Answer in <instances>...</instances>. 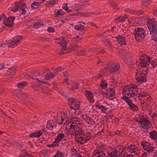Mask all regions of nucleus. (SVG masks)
<instances>
[{
	"label": "nucleus",
	"instance_id": "nucleus-1",
	"mask_svg": "<svg viewBox=\"0 0 157 157\" xmlns=\"http://www.w3.org/2000/svg\"><path fill=\"white\" fill-rule=\"evenodd\" d=\"M137 86L134 84H131L127 85L123 89L122 94L123 95H126L130 97H134L137 93Z\"/></svg>",
	"mask_w": 157,
	"mask_h": 157
},
{
	"label": "nucleus",
	"instance_id": "nucleus-2",
	"mask_svg": "<svg viewBox=\"0 0 157 157\" xmlns=\"http://www.w3.org/2000/svg\"><path fill=\"white\" fill-rule=\"evenodd\" d=\"M70 130L73 129L74 131V134L75 136L79 135L80 136L84 132L83 130H82V125L80 123H75L73 122L72 124L70 126Z\"/></svg>",
	"mask_w": 157,
	"mask_h": 157
},
{
	"label": "nucleus",
	"instance_id": "nucleus-3",
	"mask_svg": "<svg viewBox=\"0 0 157 157\" xmlns=\"http://www.w3.org/2000/svg\"><path fill=\"white\" fill-rule=\"evenodd\" d=\"M140 63L139 65L142 67H145L149 65L150 59L147 55L144 53L139 55Z\"/></svg>",
	"mask_w": 157,
	"mask_h": 157
},
{
	"label": "nucleus",
	"instance_id": "nucleus-4",
	"mask_svg": "<svg viewBox=\"0 0 157 157\" xmlns=\"http://www.w3.org/2000/svg\"><path fill=\"white\" fill-rule=\"evenodd\" d=\"M151 122L147 119L145 117L140 114L138 116V124L142 128H148L150 127Z\"/></svg>",
	"mask_w": 157,
	"mask_h": 157
},
{
	"label": "nucleus",
	"instance_id": "nucleus-5",
	"mask_svg": "<svg viewBox=\"0 0 157 157\" xmlns=\"http://www.w3.org/2000/svg\"><path fill=\"white\" fill-rule=\"evenodd\" d=\"M156 23L154 19L149 20L147 22V27L149 29L150 34H155L157 32Z\"/></svg>",
	"mask_w": 157,
	"mask_h": 157
},
{
	"label": "nucleus",
	"instance_id": "nucleus-6",
	"mask_svg": "<svg viewBox=\"0 0 157 157\" xmlns=\"http://www.w3.org/2000/svg\"><path fill=\"white\" fill-rule=\"evenodd\" d=\"M141 144L145 150L148 153L152 152L154 151V147L152 144L149 142L142 141Z\"/></svg>",
	"mask_w": 157,
	"mask_h": 157
},
{
	"label": "nucleus",
	"instance_id": "nucleus-7",
	"mask_svg": "<svg viewBox=\"0 0 157 157\" xmlns=\"http://www.w3.org/2000/svg\"><path fill=\"white\" fill-rule=\"evenodd\" d=\"M130 98L129 96L127 97L125 95H123L122 98L128 103L131 109L134 111H137V109L136 108H137V106L132 103V100L129 99Z\"/></svg>",
	"mask_w": 157,
	"mask_h": 157
},
{
	"label": "nucleus",
	"instance_id": "nucleus-8",
	"mask_svg": "<svg viewBox=\"0 0 157 157\" xmlns=\"http://www.w3.org/2000/svg\"><path fill=\"white\" fill-rule=\"evenodd\" d=\"M15 19V17L13 16H10L6 20H4L3 23L4 25L8 27L11 28L14 24L13 21Z\"/></svg>",
	"mask_w": 157,
	"mask_h": 157
},
{
	"label": "nucleus",
	"instance_id": "nucleus-9",
	"mask_svg": "<svg viewBox=\"0 0 157 157\" xmlns=\"http://www.w3.org/2000/svg\"><path fill=\"white\" fill-rule=\"evenodd\" d=\"M145 36V32L142 28H138V42H141Z\"/></svg>",
	"mask_w": 157,
	"mask_h": 157
},
{
	"label": "nucleus",
	"instance_id": "nucleus-10",
	"mask_svg": "<svg viewBox=\"0 0 157 157\" xmlns=\"http://www.w3.org/2000/svg\"><path fill=\"white\" fill-rule=\"evenodd\" d=\"M62 38L63 41H61V42H59V43L62 47V48L60 49V53H59L60 55L63 54L64 53V51L67 48L66 42L65 40L63 37H62Z\"/></svg>",
	"mask_w": 157,
	"mask_h": 157
},
{
	"label": "nucleus",
	"instance_id": "nucleus-11",
	"mask_svg": "<svg viewBox=\"0 0 157 157\" xmlns=\"http://www.w3.org/2000/svg\"><path fill=\"white\" fill-rule=\"evenodd\" d=\"M93 154H94V157H107L105 154L102 151H100L98 149H96L94 151Z\"/></svg>",
	"mask_w": 157,
	"mask_h": 157
},
{
	"label": "nucleus",
	"instance_id": "nucleus-12",
	"mask_svg": "<svg viewBox=\"0 0 157 157\" xmlns=\"http://www.w3.org/2000/svg\"><path fill=\"white\" fill-rule=\"evenodd\" d=\"M119 66L114 64L112 65L111 66H109V67H108L106 68L105 67V70L106 71H107V70H109L111 73H112L113 72L118 71L119 70Z\"/></svg>",
	"mask_w": 157,
	"mask_h": 157
},
{
	"label": "nucleus",
	"instance_id": "nucleus-13",
	"mask_svg": "<svg viewBox=\"0 0 157 157\" xmlns=\"http://www.w3.org/2000/svg\"><path fill=\"white\" fill-rule=\"evenodd\" d=\"M85 95L87 99L91 103L94 101V99L93 98V94L89 91L86 90L85 92Z\"/></svg>",
	"mask_w": 157,
	"mask_h": 157
},
{
	"label": "nucleus",
	"instance_id": "nucleus-14",
	"mask_svg": "<svg viewBox=\"0 0 157 157\" xmlns=\"http://www.w3.org/2000/svg\"><path fill=\"white\" fill-rule=\"evenodd\" d=\"M116 38L117 39V41H118L121 46H122L123 44H126V42L125 37L121 35H119L116 37Z\"/></svg>",
	"mask_w": 157,
	"mask_h": 157
},
{
	"label": "nucleus",
	"instance_id": "nucleus-15",
	"mask_svg": "<svg viewBox=\"0 0 157 157\" xmlns=\"http://www.w3.org/2000/svg\"><path fill=\"white\" fill-rule=\"evenodd\" d=\"M150 137L156 142H157V132L153 131L149 133Z\"/></svg>",
	"mask_w": 157,
	"mask_h": 157
},
{
	"label": "nucleus",
	"instance_id": "nucleus-16",
	"mask_svg": "<svg viewBox=\"0 0 157 157\" xmlns=\"http://www.w3.org/2000/svg\"><path fill=\"white\" fill-rule=\"evenodd\" d=\"M37 81V82L33 81L31 83V87L36 90H37L40 86V83H39V82Z\"/></svg>",
	"mask_w": 157,
	"mask_h": 157
},
{
	"label": "nucleus",
	"instance_id": "nucleus-17",
	"mask_svg": "<svg viewBox=\"0 0 157 157\" xmlns=\"http://www.w3.org/2000/svg\"><path fill=\"white\" fill-rule=\"evenodd\" d=\"M146 81V73H142L139 76V79L138 78V82H145Z\"/></svg>",
	"mask_w": 157,
	"mask_h": 157
},
{
	"label": "nucleus",
	"instance_id": "nucleus-18",
	"mask_svg": "<svg viewBox=\"0 0 157 157\" xmlns=\"http://www.w3.org/2000/svg\"><path fill=\"white\" fill-rule=\"evenodd\" d=\"M80 48V47L76 44H72L68 47V49L70 51L75 50Z\"/></svg>",
	"mask_w": 157,
	"mask_h": 157
},
{
	"label": "nucleus",
	"instance_id": "nucleus-19",
	"mask_svg": "<svg viewBox=\"0 0 157 157\" xmlns=\"http://www.w3.org/2000/svg\"><path fill=\"white\" fill-rule=\"evenodd\" d=\"M40 132L38 131L35 133H31L29 136V138H39L41 136Z\"/></svg>",
	"mask_w": 157,
	"mask_h": 157
},
{
	"label": "nucleus",
	"instance_id": "nucleus-20",
	"mask_svg": "<svg viewBox=\"0 0 157 157\" xmlns=\"http://www.w3.org/2000/svg\"><path fill=\"white\" fill-rule=\"evenodd\" d=\"M86 119H85V121L86 122L88 123L89 124L91 125V126H94L95 124V121L91 117L88 118Z\"/></svg>",
	"mask_w": 157,
	"mask_h": 157
},
{
	"label": "nucleus",
	"instance_id": "nucleus-21",
	"mask_svg": "<svg viewBox=\"0 0 157 157\" xmlns=\"http://www.w3.org/2000/svg\"><path fill=\"white\" fill-rule=\"evenodd\" d=\"M81 135L83 136L84 137V138L86 139V140H85V142H87L90 140L92 137L91 134L89 132L86 133V134L82 133V134Z\"/></svg>",
	"mask_w": 157,
	"mask_h": 157
},
{
	"label": "nucleus",
	"instance_id": "nucleus-22",
	"mask_svg": "<svg viewBox=\"0 0 157 157\" xmlns=\"http://www.w3.org/2000/svg\"><path fill=\"white\" fill-rule=\"evenodd\" d=\"M121 57L125 63L130 62L131 61V58L130 57H128L127 58L126 55H123Z\"/></svg>",
	"mask_w": 157,
	"mask_h": 157
},
{
	"label": "nucleus",
	"instance_id": "nucleus-23",
	"mask_svg": "<svg viewBox=\"0 0 157 157\" xmlns=\"http://www.w3.org/2000/svg\"><path fill=\"white\" fill-rule=\"evenodd\" d=\"M16 71V68L15 67H12L9 69L7 72L12 74V75H14L15 74V72Z\"/></svg>",
	"mask_w": 157,
	"mask_h": 157
},
{
	"label": "nucleus",
	"instance_id": "nucleus-24",
	"mask_svg": "<svg viewBox=\"0 0 157 157\" xmlns=\"http://www.w3.org/2000/svg\"><path fill=\"white\" fill-rule=\"evenodd\" d=\"M75 29L78 30H82L84 28V26L82 25L79 24L75 26Z\"/></svg>",
	"mask_w": 157,
	"mask_h": 157
},
{
	"label": "nucleus",
	"instance_id": "nucleus-25",
	"mask_svg": "<svg viewBox=\"0 0 157 157\" xmlns=\"http://www.w3.org/2000/svg\"><path fill=\"white\" fill-rule=\"evenodd\" d=\"M100 86L102 88L105 89L107 87L108 84L105 80L102 79L100 82Z\"/></svg>",
	"mask_w": 157,
	"mask_h": 157
},
{
	"label": "nucleus",
	"instance_id": "nucleus-26",
	"mask_svg": "<svg viewBox=\"0 0 157 157\" xmlns=\"http://www.w3.org/2000/svg\"><path fill=\"white\" fill-rule=\"evenodd\" d=\"M51 122V121H48V122L47 124L46 125V127L48 129H50V130H52L54 127L55 126V127L56 128V126H55L54 125H53L52 123H50Z\"/></svg>",
	"mask_w": 157,
	"mask_h": 157
},
{
	"label": "nucleus",
	"instance_id": "nucleus-27",
	"mask_svg": "<svg viewBox=\"0 0 157 157\" xmlns=\"http://www.w3.org/2000/svg\"><path fill=\"white\" fill-rule=\"evenodd\" d=\"M65 137L64 134L63 133H59L56 137L57 140L60 142Z\"/></svg>",
	"mask_w": 157,
	"mask_h": 157
},
{
	"label": "nucleus",
	"instance_id": "nucleus-28",
	"mask_svg": "<svg viewBox=\"0 0 157 157\" xmlns=\"http://www.w3.org/2000/svg\"><path fill=\"white\" fill-rule=\"evenodd\" d=\"M151 0H141L142 4L144 6H147L150 3Z\"/></svg>",
	"mask_w": 157,
	"mask_h": 157
},
{
	"label": "nucleus",
	"instance_id": "nucleus-29",
	"mask_svg": "<svg viewBox=\"0 0 157 157\" xmlns=\"http://www.w3.org/2000/svg\"><path fill=\"white\" fill-rule=\"evenodd\" d=\"M64 120V118L62 116L61 117H59L58 119L56 120V121L58 124L61 125L63 124V122Z\"/></svg>",
	"mask_w": 157,
	"mask_h": 157
},
{
	"label": "nucleus",
	"instance_id": "nucleus-30",
	"mask_svg": "<svg viewBox=\"0 0 157 157\" xmlns=\"http://www.w3.org/2000/svg\"><path fill=\"white\" fill-rule=\"evenodd\" d=\"M128 149H130V151L132 150V151L131 152V153H132V152L135 153L136 151V150L135 151L136 148L135 145H131L128 147Z\"/></svg>",
	"mask_w": 157,
	"mask_h": 157
},
{
	"label": "nucleus",
	"instance_id": "nucleus-31",
	"mask_svg": "<svg viewBox=\"0 0 157 157\" xmlns=\"http://www.w3.org/2000/svg\"><path fill=\"white\" fill-rule=\"evenodd\" d=\"M79 84L78 83L74 82L73 83V85L71 87V89L72 90H73L75 89H78V86Z\"/></svg>",
	"mask_w": 157,
	"mask_h": 157
},
{
	"label": "nucleus",
	"instance_id": "nucleus-32",
	"mask_svg": "<svg viewBox=\"0 0 157 157\" xmlns=\"http://www.w3.org/2000/svg\"><path fill=\"white\" fill-rule=\"evenodd\" d=\"M71 155L72 156H75V157L78 153H77L76 150L75 149L73 148L71 149Z\"/></svg>",
	"mask_w": 157,
	"mask_h": 157
},
{
	"label": "nucleus",
	"instance_id": "nucleus-33",
	"mask_svg": "<svg viewBox=\"0 0 157 157\" xmlns=\"http://www.w3.org/2000/svg\"><path fill=\"white\" fill-rule=\"evenodd\" d=\"M22 37L21 36H19L18 37L16 38V39H14V41H12V43H14V44H16V45H17V43H18L17 44H18L20 40H22Z\"/></svg>",
	"mask_w": 157,
	"mask_h": 157
},
{
	"label": "nucleus",
	"instance_id": "nucleus-34",
	"mask_svg": "<svg viewBox=\"0 0 157 157\" xmlns=\"http://www.w3.org/2000/svg\"><path fill=\"white\" fill-rule=\"evenodd\" d=\"M43 24L41 22H39L36 23L34 25L33 27L36 29L39 28L41 27V26H43Z\"/></svg>",
	"mask_w": 157,
	"mask_h": 157
},
{
	"label": "nucleus",
	"instance_id": "nucleus-35",
	"mask_svg": "<svg viewBox=\"0 0 157 157\" xmlns=\"http://www.w3.org/2000/svg\"><path fill=\"white\" fill-rule=\"evenodd\" d=\"M54 12L56 13L55 16L56 17H58L59 15H63L64 14V12L62 10L58 11L57 13H56L55 11Z\"/></svg>",
	"mask_w": 157,
	"mask_h": 157
},
{
	"label": "nucleus",
	"instance_id": "nucleus-36",
	"mask_svg": "<svg viewBox=\"0 0 157 157\" xmlns=\"http://www.w3.org/2000/svg\"><path fill=\"white\" fill-rule=\"evenodd\" d=\"M39 74V73L37 71L34 72L32 73V76L31 77V78L36 80V78H37L36 77L40 76Z\"/></svg>",
	"mask_w": 157,
	"mask_h": 157
},
{
	"label": "nucleus",
	"instance_id": "nucleus-37",
	"mask_svg": "<svg viewBox=\"0 0 157 157\" xmlns=\"http://www.w3.org/2000/svg\"><path fill=\"white\" fill-rule=\"evenodd\" d=\"M114 151H112L110 153L112 155V157H119L118 155L117 154L118 153L117 150L114 149Z\"/></svg>",
	"mask_w": 157,
	"mask_h": 157
},
{
	"label": "nucleus",
	"instance_id": "nucleus-38",
	"mask_svg": "<svg viewBox=\"0 0 157 157\" xmlns=\"http://www.w3.org/2000/svg\"><path fill=\"white\" fill-rule=\"evenodd\" d=\"M53 157H64V156L63 155V153L59 151H57L56 154Z\"/></svg>",
	"mask_w": 157,
	"mask_h": 157
},
{
	"label": "nucleus",
	"instance_id": "nucleus-39",
	"mask_svg": "<svg viewBox=\"0 0 157 157\" xmlns=\"http://www.w3.org/2000/svg\"><path fill=\"white\" fill-rule=\"evenodd\" d=\"M14 39H13L12 40H9L8 42L7 43V45H8V47H11L13 45H15L16 44H14V43H12V41H14Z\"/></svg>",
	"mask_w": 157,
	"mask_h": 157
},
{
	"label": "nucleus",
	"instance_id": "nucleus-40",
	"mask_svg": "<svg viewBox=\"0 0 157 157\" xmlns=\"http://www.w3.org/2000/svg\"><path fill=\"white\" fill-rule=\"evenodd\" d=\"M60 142L57 140L56 138L55 141L52 144L54 145V146L58 147L59 145Z\"/></svg>",
	"mask_w": 157,
	"mask_h": 157
},
{
	"label": "nucleus",
	"instance_id": "nucleus-41",
	"mask_svg": "<svg viewBox=\"0 0 157 157\" xmlns=\"http://www.w3.org/2000/svg\"><path fill=\"white\" fill-rule=\"evenodd\" d=\"M109 91L111 92L112 93H111L109 96L110 97H112L114 96L115 95V90L113 88H110L109 89Z\"/></svg>",
	"mask_w": 157,
	"mask_h": 157
},
{
	"label": "nucleus",
	"instance_id": "nucleus-42",
	"mask_svg": "<svg viewBox=\"0 0 157 157\" xmlns=\"http://www.w3.org/2000/svg\"><path fill=\"white\" fill-rule=\"evenodd\" d=\"M19 157H33V156L32 155L29 154H20Z\"/></svg>",
	"mask_w": 157,
	"mask_h": 157
},
{
	"label": "nucleus",
	"instance_id": "nucleus-43",
	"mask_svg": "<svg viewBox=\"0 0 157 157\" xmlns=\"http://www.w3.org/2000/svg\"><path fill=\"white\" fill-rule=\"evenodd\" d=\"M15 6L16 7H17L18 8V10L20 11L21 9L22 8V6L20 3H17L16 2H15Z\"/></svg>",
	"mask_w": 157,
	"mask_h": 157
},
{
	"label": "nucleus",
	"instance_id": "nucleus-44",
	"mask_svg": "<svg viewBox=\"0 0 157 157\" xmlns=\"http://www.w3.org/2000/svg\"><path fill=\"white\" fill-rule=\"evenodd\" d=\"M153 35L152 36V40H154L155 41H157V33H155V34H153Z\"/></svg>",
	"mask_w": 157,
	"mask_h": 157
},
{
	"label": "nucleus",
	"instance_id": "nucleus-45",
	"mask_svg": "<svg viewBox=\"0 0 157 157\" xmlns=\"http://www.w3.org/2000/svg\"><path fill=\"white\" fill-rule=\"evenodd\" d=\"M133 34L135 36V40H136V41H137V29H135L134 30V31H133Z\"/></svg>",
	"mask_w": 157,
	"mask_h": 157
},
{
	"label": "nucleus",
	"instance_id": "nucleus-46",
	"mask_svg": "<svg viewBox=\"0 0 157 157\" xmlns=\"http://www.w3.org/2000/svg\"><path fill=\"white\" fill-rule=\"evenodd\" d=\"M85 51L81 50L79 52L76 53L77 56H81L84 55Z\"/></svg>",
	"mask_w": 157,
	"mask_h": 157
},
{
	"label": "nucleus",
	"instance_id": "nucleus-47",
	"mask_svg": "<svg viewBox=\"0 0 157 157\" xmlns=\"http://www.w3.org/2000/svg\"><path fill=\"white\" fill-rule=\"evenodd\" d=\"M126 11L133 14H136L137 13L136 11H135L134 10H130L129 9H126Z\"/></svg>",
	"mask_w": 157,
	"mask_h": 157
},
{
	"label": "nucleus",
	"instance_id": "nucleus-48",
	"mask_svg": "<svg viewBox=\"0 0 157 157\" xmlns=\"http://www.w3.org/2000/svg\"><path fill=\"white\" fill-rule=\"evenodd\" d=\"M49 33H53L54 32V29L52 27H49L47 29Z\"/></svg>",
	"mask_w": 157,
	"mask_h": 157
},
{
	"label": "nucleus",
	"instance_id": "nucleus-49",
	"mask_svg": "<svg viewBox=\"0 0 157 157\" xmlns=\"http://www.w3.org/2000/svg\"><path fill=\"white\" fill-rule=\"evenodd\" d=\"M80 139L81 141H83V142L80 143V144H83L84 143L86 142H85V140H86V139L84 138V136H80Z\"/></svg>",
	"mask_w": 157,
	"mask_h": 157
},
{
	"label": "nucleus",
	"instance_id": "nucleus-50",
	"mask_svg": "<svg viewBox=\"0 0 157 157\" xmlns=\"http://www.w3.org/2000/svg\"><path fill=\"white\" fill-rule=\"evenodd\" d=\"M68 100L70 102H71V105H72L75 103V99L72 98H69Z\"/></svg>",
	"mask_w": 157,
	"mask_h": 157
},
{
	"label": "nucleus",
	"instance_id": "nucleus-51",
	"mask_svg": "<svg viewBox=\"0 0 157 157\" xmlns=\"http://www.w3.org/2000/svg\"><path fill=\"white\" fill-rule=\"evenodd\" d=\"M36 80H37V81H38V82H39V83H40V85H42V83H44V84H46L47 83V81L44 82V81H41L39 79H38L37 78H36Z\"/></svg>",
	"mask_w": 157,
	"mask_h": 157
},
{
	"label": "nucleus",
	"instance_id": "nucleus-52",
	"mask_svg": "<svg viewBox=\"0 0 157 157\" xmlns=\"http://www.w3.org/2000/svg\"><path fill=\"white\" fill-rule=\"evenodd\" d=\"M44 76L46 80H48L49 79V78H50V73H48L45 75Z\"/></svg>",
	"mask_w": 157,
	"mask_h": 157
},
{
	"label": "nucleus",
	"instance_id": "nucleus-53",
	"mask_svg": "<svg viewBox=\"0 0 157 157\" xmlns=\"http://www.w3.org/2000/svg\"><path fill=\"white\" fill-rule=\"evenodd\" d=\"M151 64L153 68H155L157 65V63L156 61H154L151 62Z\"/></svg>",
	"mask_w": 157,
	"mask_h": 157
},
{
	"label": "nucleus",
	"instance_id": "nucleus-54",
	"mask_svg": "<svg viewBox=\"0 0 157 157\" xmlns=\"http://www.w3.org/2000/svg\"><path fill=\"white\" fill-rule=\"evenodd\" d=\"M56 69L58 72L64 70L63 68V67H58Z\"/></svg>",
	"mask_w": 157,
	"mask_h": 157
},
{
	"label": "nucleus",
	"instance_id": "nucleus-55",
	"mask_svg": "<svg viewBox=\"0 0 157 157\" xmlns=\"http://www.w3.org/2000/svg\"><path fill=\"white\" fill-rule=\"evenodd\" d=\"M145 93L144 92H143L142 93H141V92H140L138 94V97H142L144 96H145Z\"/></svg>",
	"mask_w": 157,
	"mask_h": 157
},
{
	"label": "nucleus",
	"instance_id": "nucleus-56",
	"mask_svg": "<svg viewBox=\"0 0 157 157\" xmlns=\"http://www.w3.org/2000/svg\"><path fill=\"white\" fill-rule=\"evenodd\" d=\"M63 9L66 10L68 7L67 6V4H63Z\"/></svg>",
	"mask_w": 157,
	"mask_h": 157
},
{
	"label": "nucleus",
	"instance_id": "nucleus-57",
	"mask_svg": "<svg viewBox=\"0 0 157 157\" xmlns=\"http://www.w3.org/2000/svg\"><path fill=\"white\" fill-rule=\"evenodd\" d=\"M114 133H115V134H116V135H118L119 136H121V131L117 130Z\"/></svg>",
	"mask_w": 157,
	"mask_h": 157
},
{
	"label": "nucleus",
	"instance_id": "nucleus-58",
	"mask_svg": "<svg viewBox=\"0 0 157 157\" xmlns=\"http://www.w3.org/2000/svg\"><path fill=\"white\" fill-rule=\"evenodd\" d=\"M95 107H97L98 109H101L102 107H103V105H100L98 104H96L95 105Z\"/></svg>",
	"mask_w": 157,
	"mask_h": 157
},
{
	"label": "nucleus",
	"instance_id": "nucleus-59",
	"mask_svg": "<svg viewBox=\"0 0 157 157\" xmlns=\"http://www.w3.org/2000/svg\"><path fill=\"white\" fill-rule=\"evenodd\" d=\"M48 38H47L46 39L45 38H42V37H40L38 38V40H42V41L43 42H45L47 39H48Z\"/></svg>",
	"mask_w": 157,
	"mask_h": 157
},
{
	"label": "nucleus",
	"instance_id": "nucleus-60",
	"mask_svg": "<svg viewBox=\"0 0 157 157\" xmlns=\"http://www.w3.org/2000/svg\"><path fill=\"white\" fill-rule=\"evenodd\" d=\"M90 117H89V116L87 115V114H86L85 115V117L83 116L82 117V118L83 120H84L85 121V119H86L87 118H90Z\"/></svg>",
	"mask_w": 157,
	"mask_h": 157
},
{
	"label": "nucleus",
	"instance_id": "nucleus-61",
	"mask_svg": "<svg viewBox=\"0 0 157 157\" xmlns=\"http://www.w3.org/2000/svg\"><path fill=\"white\" fill-rule=\"evenodd\" d=\"M24 86V84L23 83H19L17 85V86L18 88H21Z\"/></svg>",
	"mask_w": 157,
	"mask_h": 157
},
{
	"label": "nucleus",
	"instance_id": "nucleus-62",
	"mask_svg": "<svg viewBox=\"0 0 157 157\" xmlns=\"http://www.w3.org/2000/svg\"><path fill=\"white\" fill-rule=\"evenodd\" d=\"M119 18H120V19L119 22H123L125 20L124 19V17H119Z\"/></svg>",
	"mask_w": 157,
	"mask_h": 157
},
{
	"label": "nucleus",
	"instance_id": "nucleus-63",
	"mask_svg": "<svg viewBox=\"0 0 157 157\" xmlns=\"http://www.w3.org/2000/svg\"><path fill=\"white\" fill-rule=\"evenodd\" d=\"M11 10L13 12H16L18 10L17 7L15 6V7H14L11 9Z\"/></svg>",
	"mask_w": 157,
	"mask_h": 157
},
{
	"label": "nucleus",
	"instance_id": "nucleus-64",
	"mask_svg": "<svg viewBox=\"0 0 157 157\" xmlns=\"http://www.w3.org/2000/svg\"><path fill=\"white\" fill-rule=\"evenodd\" d=\"M133 157V155H129V154H127L126 155V154H125L123 156V157Z\"/></svg>",
	"mask_w": 157,
	"mask_h": 157
}]
</instances>
